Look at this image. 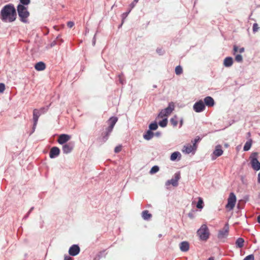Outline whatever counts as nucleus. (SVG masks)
Segmentation results:
<instances>
[{"instance_id": "nucleus-22", "label": "nucleus", "mask_w": 260, "mask_h": 260, "mask_svg": "<svg viewBox=\"0 0 260 260\" xmlns=\"http://www.w3.org/2000/svg\"><path fill=\"white\" fill-rule=\"evenodd\" d=\"M181 156V155L180 153L179 152L176 151V152H173L171 154L170 159L171 160L174 161L178 157V159L179 160V159H180Z\"/></svg>"}, {"instance_id": "nucleus-15", "label": "nucleus", "mask_w": 260, "mask_h": 260, "mask_svg": "<svg viewBox=\"0 0 260 260\" xmlns=\"http://www.w3.org/2000/svg\"><path fill=\"white\" fill-rule=\"evenodd\" d=\"M60 150L57 147H52L49 153V156L50 158H54L55 157L58 156L59 154Z\"/></svg>"}, {"instance_id": "nucleus-11", "label": "nucleus", "mask_w": 260, "mask_h": 260, "mask_svg": "<svg viewBox=\"0 0 260 260\" xmlns=\"http://www.w3.org/2000/svg\"><path fill=\"white\" fill-rule=\"evenodd\" d=\"M71 136L67 134H61L58 136L57 142L60 144H64L70 140Z\"/></svg>"}, {"instance_id": "nucleus-49", "label": "nucleus", "mask_w": 260, "mask_h": 260, "mask_svg": "<svg viewBox=\"0 0 260 260\" xmlns=\"http://www.w3.org/2000/svg\"><path fill=\"white\" fill-rule=\"evenodd\" d=\"M257 222L260 223V215L257 217Z\"/></svg>"}, {"instance_id": "nucleus-1", "label": "nucleus", "mask_w": 260, "mask_h": 260, "mask_svg": "<svg viewBox=\"0 0 260 260\" xmlns=\"http://www.w3.org/2000/svg\"><path fill=\"white\" fill-rule=\"evenodd\" d=\"M1 19L5 22H12L17 18V13L14 5L9 4L5 5L1 11Z\"/></svg>"}, {"instance_id": "nucleus-4", "label": "nucleus", "mask_w": 260, "mask_h": 260, "mask_svg": "<svg viewBox=\"0 0 260 260\" xmlns=\"http://www.w3.org/2000/svg\"><path fill=\"white\" fill-rule=\"evenodd\" d=\"M236 203V197L233 192H231L228 199V203L225 206V208L228 211L233 210L235 206Z\"/></svg>"}, {"instance_id": "nucleus-38", "label": "nucleus", "mask_w": 260, "mask_h": 260, "mask_svg": "<svg viewBox=\"0 0 260 260\" xmlns=\"http://www.w3.org/2000/svg\"><path fill=\"white\" fill-rule=\"evenodd\" d=\"M5 90V85L4 83H0V93H3Z\"/></svg>"}, {"instance_id": "nucleus-10", "label": "nucleus", "mask_w": 260, "mask_h": 260, "mask_svg": "<svg viewBox=\"0 0 260 260\" xmlns=\"http://www.w3.org/2000/svg\"><path fill=\"white\" fill-rule=\"evenodd\" d=\"M74 146V144L72 142L63 144L62 148L63 152L66 154L70 153L73 150Z\"/></svg>"}, {"instance_id": "nucleus-18", "label": "nucleus", "mask_w": 260, "mask_h": 260, "mask_svg": "<svg viewBox=\"0 0 260 260\" xmlns=\"http://www.w3.org/2000/svg\"><path fill=\"white\" fill-rule=\"evenodd\" d=\"M205 105L208 107H213L214 105V101L211 96H207L204 99Z\"/></svg>"}, {"instance_id": "nucleus-9", "label": "nucleus", "mask_w": 260, "mask_h": 260, "mask_svg": "<svg viewBox=\"0 0 260 260\" xmlns=\"http://www.w3.org/2000/svg\"><path fill=\"white\" fill-rule=\"evenodd\" d=\"M193 108L196 112L199 113L204 110L205 105L203 101L200 100L194 104Z\"/></svg>"}, {"instance_id": "nucleus-46", "label": "nucleus", "mask_w": 260, "mask_h": 260, "mask_svg": "<svg viewBox=\"0 0 260 260\" xmlns=\"http://www.w3.org/2000/svg\"><path fill=\"white\" fill-rule=\"evenodd\" d=\"M135 3H135V2H134V1L133 3H131V7L132 9V8H133L135 7Z\"/></svg>"}, {"instance_id": "nucleus-53", "label": "nucleus", "mask_w": 260, "mask_h": 260, "mask_svg": "<svg viewBox=\"0 0 260 260\" xmlns=\"http://www.w3.org/2000/svg\"><path fill=\"white\" fill-rule=\"evenodd\" d=\"M248 136H250V133H248Z\"/></svg>"}, {"instance_id": "nucleus-39", "label": "nucleus", "mask_w": 260, "mask_h": 260, "mask_svg": "<svg viewBox=\"0 0 260 260\" xmlns=\"http://www.w3.org/2000/svg\"><path fill=\"white\" fill-rule=\"evenodd\" d=\"M200 140V138L199 137H198L197 138H196L193 141H192V142L193 143V146L196 148H197V143Z\"/></svg>"}, {"instance_id": "nucleus-6", "label": "nucleus", "mask_w": 260, "mask_h": 260, "mask_svg": "<svg viewBox=\"0 0 260 260\" xmlns=\"http://www.w3.org/2000/svg\"><path fill=\"white\" fill-rule=\"evenodd\" d=\"M174 109V104L173 103H169V106L161 110L158 117L160 118L167 117L173 111Z\"/></svg>"}, {"instance_id": "nucleus-50", "label": "nucleus", "mask_w": 260, "mask_h": 260, "mask_svg": "<svg viewBox=\"0 0 260 260\" xmlns=\"http://www.w3.org/2000/svg\"><path fill=\"white\" fill-rule=\"evenodd\" d=\"M208 260H214V258L213 257H210L208 258Z\"/></svg>"}, {"instance_id": "nucleus-40", "label": "nucleus", "mask_w": 260, "mask_h": 260, "mask_svg": "<svg viewBox=\"0 0 260 260\" xmlns=\"http://www.w3.org/2000/svg\"><path fill=\"white\" fill-rule=\"evenodd\" d=\"M48 109L45 107L41 108L40 110H39L40 113L41 114H44L46 113Z\"/></svg>"}, {"instance_id": "nucleus-21", "label": "nucleus", "mask_w": 260, "mask_h": 260, "mask_svg": "<svg viewBox=\"0 0 260 260\" xmlns=\"http://www.w3.org/2000/svg\"><path fill=\"white\" fill-rule=\"evenodd\" d=\"M113 127H114L109 125V126L108 127V128L106 129L105 135L104 136H103V140H104V142L108 140V137H109L110 134L112 131Z\"/></svg>"}, {"instance_id": "nucleus-25", "label": "nucleus", "mask_w": 260, "mask_h": 260, "mask_svg": "<svg viewBox=\"0 0 260 260\" xmlns=\"http://www.w3.org/2000/svg\"><path fill=\"white\" fill-rule=\"evenodd\" d=\"M252 143V140L251 139H249L245 144L244 146L243 147V150L244 151H248V150H249L250 149L251 147Z\"/></svg>"}, {"instance_id": "nucleus-28", "label": "nucleus", "mask_w": 260, "mask_h": 260, "mask_svg": "<svg viewBox=\"0 0 260 260\" xmlns=\"http://www.w3.org/2000/svg\"><path fill=\"white\" fill-rule=\"evenodd\" d=\"M170 122L173 126H176L178 124V118L176 116H174L170 120Z\"/></svg>"}, {"instance_id": "nucleus-54", "label": "nucleus", "mask_w": 260, "mask_h": 260, "mask_svg": "<svg viewBox=\"0 0 260 260\" xmlns=\"http://www.w3.org/2000/svg\"><path fill=\"white\" fill-rule=\"evenodd\" d=\"M160 51H161V49H159L158 52H160Z\"/></svg>"}, {"instance_id": "nucleus-47", "label": "nucleus", "mask_w": 260, "mask_h": 260, "mask_svg": "<svg viewBox=\"0 0 260 260\" xmlns=\"http://www.w3.org/2000/svg\"><path fill=\"white\" fill-rule=\"evenodd\" d=\"M239 52L240 53H242L244 51V48H240L239 50Z\"/></svg>"}, {"instance_id": "nucleus-43", "label": "nucleus", "mask_w": 260, "mask_h": 260, "mask_svg": "<svg viewBox=\"0 0 260 260\" xmlns=\"http://www.w3.org/2000/svg\"><path fill=\"white\" fill-rule=\"evenodd\" d=\"M130 11H131V10L127 12L123 13V14L122 15V18H123L122 22L123 21V19H125L127 16V15L129 13Z\"/></svg>"}, {"instance_id": "nucleus-13", "label": "nucleus", "mask_w": 260, "mask_h": 260, "mask_svg": "<svg viewBox=\"0 0 260 260\" xmlns=\"http://www.w3.org/2000/svg\"><path fill=\"white\" fill-rule=\"evenodd\" d=\"M196 149L197 148H196L193 145L188 144L184 146L182 151L183 153L186 154H189L191 152H193L194 153Z\"/></svg>"}, {"instance_id": "nucleus-45", "label": "nucleus", "mask_w": 260, "mask_h": 260, "mask_svg": "<svg viewBox=\"0 0 260 260\" xmlns=\"http://www.w3.org/2000/svg\"><path fill=\"white\" fill-rule=\"evenodd\" d=\"M234 54H235L238 51V47L237 46H234Z\"/></svg>"}, {"instance_id": "nucleus-16", "label": "nucleus", "mask_w": 260, "mask_h": 260, "mask_svg": "<svg viewBox=\"0 0 260 260\" xmlns=\"http://www.w3.org/2000/svg\"><path fill=\"white\" fill-rule=\"evenodd\" d=\"M41 115L39 110L35 109L33 111V120L34 122V126L37 124L39 116Z\"/></svg>"}, {"instance_id": "nucleus-8", "label": "nucleus", "mask_w": 260, "mask_h": 260, "mask_svg": "<svg viewBox=\"0 0 260 260\" xmlns=\"http://www.w3.org/2000/svg\"><path fill=\"white\" fill-rule=\"evenodd\" d=\"M229 226L228 223H226L223 229L220 230L218 234V238L221 239L226 237L229 234Z\"/></svg>"}, {"instance_id": "nucleus-26", "label": "nucleus", "mask_w": 260, "mask_h": 260, "mask_svg": "<svg viewBox=\"0 0 260 260\" xmlns=\"http://www.w3.org/2000/svg\"><path fill=\"white\" fill-rule=\"evenodd\" d=\"M244 240L243 238H239L236 242L237 247L242 248L244 246Z\"/></svg>"}, {"instance_id": "nucleus-32", "label": "nucleus", "mask_w": 260, "mask_h": 260, "mask_svg": "<svg viewBox=\"0 0 260 260\" xmlns=\"http://www.w3.org/2000/svg\"><path fill=\"white\" fill-rule=\"evenodd\" d=\"M149 127L150 131L156 130L158 127V125H157V123L154 122V123H151L149 125Z\"/></svg>"}, {"instance_id": "nucleus-33", "label": "nucleus", "mask_w": 260, "mask_h": 260, "mask_svg": "<svg viewBox=\"0 0 260 260\" xmlns=\"http://www.w3.org/2000/svg\"><path fill=\"white\" fill-rule=\"evenodd\" d=\"M159 170V168L158 167L156 166H153L150 171V173L151 174H154V173H155L156 172H157Z\"/></svg>"}, {"instance_id": "nucleus-3", "label": "nucleus", "mask_w": 260, "mask_h": 260, "mask_svg": "<svg viewBox=\"0 0 260 260\" xmlns=\"http://www.w3.org/2000/svg\"><path fill=\"white\" fill-rule=\"evenodd\" d=\"M197 234L200 239L203 241H206L209 237L210 232L206 224H203L198 230Z\"/></svg>"}, {"instance_id": "nucleus-27", "label": "nucleus", "mask_w": 260, "mask_h": 260, "mask_svg": "<svg viewBox=\"0 0 260 260\" xmlns=\"http://www.w3.org/2000/svg\"><path fill=\"white\" fill-rule=\"evenodd\" d=\"M117 120L118 118L116 117H111L108 121L109 124L114 127Z\"/></svg>"}, {"instance_id": "nucleus-20", "label": "nucleus", "mask_w": 260, "mask_h": 260, "mask_svg": "<svg viewBox=\"0 0 260 260\" xmlns=\"http://www.w3.org/2000/svg\"><path fill=\"white\" fill-rule=\"evenodd\" d=\"M233 63V60L232 57H228L224 59L223 64L226 67H230L232 66Z\"/></svg>"}, {"instance_id": "nucleus-14", "label": "nucleus", "mask_w": 260, "mask_h": 260, "mask_svg": "<svg viewBox=\"0 0 260 260\" xmlns=\"http://www.w3.org/2000/svg\"><path fill=\"white\" fill-rule=\"evenodd\" d=\"M223 151L222 150L221 146L220 145H217L213 152V155L214 156H213L212 159H215L217 157L221 156L223 154Z\"/></svg>"}, {"instance_id": "nucleus-7", "label": "nucleus", "mask_w": 260, "mask_h": 260, "mask_svg": "<svg viewBox=\"0 0 260 260\" xmlns=\"http://www.w3.org/2000/svg\"><path fill=\"white\" fill-rule=\"evenodd\" d=\"M180 178V174L179 173H175L174 178L171 180H168L166 182V186H169L171 184L173 186H177L178 185V181Z\"/></svg>"}, {"instance_id": "nucleus-31", "label": "nucleus", "mask_w": 260, "mask_h": 260, "mask_svg": "<svg viewBox=\"0 0 260 260\" xmlns=\"http://www.w3.org/2000/svg\"><path fill=\"white\" fill-rule=\"evenodd\" d=\"M183 72L182 68L180 66H178L175 68V73L177 75H180Z\"/></svg>"}, {"instance_id": "nucleus-23", "label": "nucleus", "mask_w": 260, "mask_h": 260, "mask_svg": "<svg viewBox=\"0 0 260 260\" xmlns=\"http://www.w3.org/2000/svg\"><path fill=\"white\" fill-rule=\"evenodd\" d=\"M154 136L153 133L151 132L150 130H148L147 132L144 135L143 137L146 140H149L151 138H153Z\"/></svg>"}, {"instance_id": "nucleus-48", "label": "nucleus", "mask_w": 260, "mask_h": 260, "mask_svg": "<svg viewBox=\"0 0 260 260\" xmlns=\"http://www.w3.org/2000/svg\"><path fill=\"white\" fill-rule=\"evenodd\" d=\"M258 182L260 183V172L258 174Z\"/></svg>"}, {"instance_id": "nucleus-42", "label": "nucleus", "mask_w": 260, "mask_h": 260, "mask_svg": "<svg viewBox=\"0 0 260 260\" xmlns=\"http://www.w3.org/2000/svg\"><path fill=\"white\" fill-rule=\"evenodd\" d=\"M74 25V23L72 21H69L67 23V26L69 28H72Z\"/></svg>"}, {"instance_id": "nucleus-24", "label": "nucleus", "mask_w": 260, "mask_h": 260, "mask_svg": "<svg viewBox=\"0 0 260 260\" xmlns=\"http://www.w3.org/2000/svg\"><path fill=\"white\" fill-rule=\"evenodd\" d=\"M142 216L143 219L148 220L151 217L152 215L149 213L148 210H144L142 213Z\"/></svg>"}, {"instance_id": "nucleus-37", "label": "nucleus", "mask_w": 260, "mask_h": 260, "mask_svg": "<svg viewBox=\"0 0 260 260\" xmlns=\"http://www.w3.org/2000/svg\"><path fill=\"white\" fill-rule=\"evenodd\" d=\"M122 150V146L121 145H119L116 146L114 149V152L115 153H118L120 152Z\"/></svg>"}, {"instance_id": "nucleus-19", "label": "nucleus", "mask_w": 260, "mask_h": 260, "mask_svg": "<svg viewBox=\"0 0 260 260\" xmlns=\"http://www.w3.org/2000/svg\"><path fill=\"white\" fill-rule=\"evenodd\" d=\"M35 68L37 71H43L46 69V65L43 62L40 61L35 64Z\"/></svg>"}, {"instance_id": "nucleus-56", "label": "nucleus", "mask_w": 260, "mask_h": 260, "mask_svg": "<svg viewBox=\"0 0 260 260\" xmlns=\"http://www.w3.org/2000/svg\"><path fill=\"white\" fill-rule=\"evenodd\" d=\"M258 196H259V198H260V193H259Z\"/></svg>"}, {"instance_id": "nucleus-36", "label": "nucleus", "mask_w": 260, "mask_h": 260, "mask_svg": "<svg viewBox=\"0 0 260 260\" xmlns=\"http://www.w3.org/2000/svg\"><path fill=\"white\" fill-rule=\"evenodd\" d=\"M235 60L237 62H241L243 60V57L241 55L237 54L235 57Z\"/></svg>"}, {"instance_id": "nucleus-35", "label": "nucleus", "mask_w": 260, "mask_h": 260, "mask_svg": "<svg viewBox=\"0 0 260 260\" xmlns=\"http://www.w3.org/2000/svg\"><path fill=\"white\" fill-rule=\"evenodd\" d=\"M20 2L21 3L20 5H28L30 3V0H20Z\"/></svg>"}, {"instance_id": "nucleus-5", "label": "nucleus", "mask_w": 260, "mask_h": 260, "mask_svg": "<svg viewBox=\"0 0 260 260\" xmlns=\"http://www.w3.org/2000/svg\"><path fill=\"white\" fill-rule=\"evenodd\" d=\"M257 152H253L250 156L252 168L256 171L260 170V162L257 160Z\"/></svg>"}, {"instance_id": "nucleus-44", "label": "nucleus", "mask_w": 260, "mask_h": 260, "mask_svg": "<svg viewBox=\"0 0 260 260\" xmlns=\"http://www.w3.org/2000/svg\"><path fill=\"white\" fill-rule=\"evenodd\" d=\"M64 260H73V258L69 255H66Z\"/></svg>"}, {"instance_id": "nucleus-51", "label": "nucleus", "mask_w": 260, "mask_h": 260, "mask_svg": "<svg viewBox=\"0 0 260 260\" xmlns=\"http://www.w3.org/2000/svg\"><path fill=\"white\" fill-rule=\"evenodd\" d=\"M182 123H183L182 120H181V121H180V126H182Z\"/></svg>"}, {"instance_id": "nucleus-34", "label": "nucleus", "mask_w": 260, "mask_h": 260, "mask_svg": "<svg viewBox=\"0 0 260 260\" xmlns=\"http://www.w3.org/2000/svg\"><path fill=\"white\" fill-rule=\"evenodd\" d=\"M259 29L258 25L257 23H255L253 25L252 30L253 32H256Z\"/></svg>"}, {"instance_id": "nucleus-17", "label": "nucleus", "mask_w": 260, "mask_h": 260, "mask_svg": "<svg viewBox=\"0 0 260 260\" xmlns=\"http://www.w3.org/2000/svg\"><path fill=\"white\" fill-rule=\"evenodd\" d=\"M179 247L182 251L186 252L189 250V245L188 242L183 241L180 243Z\"/></svg>"}, {"instance_id": "nucleus-12", "label": "nucleus", "mask_w": 260, "mask_h": 260, "mask_svg": "<svg viewBox=\"0 0 260 260\" xmlns=\"http://www.w3.org/2000/svg\"><path fill=\"white\" fill-rule=\"evenodd\" d=\"M80 251V249L78 245H73L69 248V253L70 255L76 256L79 253Z\"/></svg>"}, {"instance_id": "nucleus-2", "label": "nucleus", "mask_w": 260, "mask_h": 260, "mask_svg": "<svg viewBox=\"0 0 260 260\" xmlns=\"http://www.w3.org/2000/svg\"><path fill=\"white\" fill-rule=\"evenodd\" d=\"M17 12L21 21L24 23L27 22V18L29 16V12L24 6L19 4L17 6Z\"/></svg>"}, {"instance_id": "nucleus-41", "label": "nucleus", "mask_w": 260, "mask_h": 260, "mask_svg": "<svg viewBox=\"0 0 260 260\" xmlns=\"http://www.w3.org/2000/svg\"><path fill=\"white\" fill-rule=\"evenodd\" d=\"M244 260H254V256L252 254L247 256Z\"/></svg>"}, {"instance_id": "nucleus-55", "label": "nucleus", "mask_w": 260, "mask_h": 260, "mask_svg": "<svg viewBox=\"0 0 260 260\" xmlns=\"http://www.w3.org/2000/svg\"><path fill=\"white\" fill-rule=\"evenodd\" d=\"M160 51H161V49H159L158 52H160Z\"/></svg>"}, {"instance_id": "nucleus-30", "label": "nucleus", "mask_w": 260, "mask_h": 260, "mask_svg": "<svg viewBox=\"0 0 260 260\" xmlns=\"http://www.w3.org/2000/svg\"><path fill=\"white\" fill-rule=\"evenodd\" d=\"M198 199H199V200H198V202L197 205V207L198 209H202L203 208V204H204L203 201L201 197H199L198 198Z\"/></svg>"}, {"instance_id": "nucleus-29", "label": "nucleus", "mask_w": 260, "mask_h": 260, "mask_svg": "<svg viewBox=\"0 0 260 260\" xmlns=\"http://www.w3.org/2000/svg\"><path fill=\"white\" fill-rule=\"evenodd\" d=\"M168 123V119L167 118L165 117L161 121H159L158 124L159 125L162 127H164L167 126Z\"/></svg>"}, {"instance_id": "nucleus-52", "label": "nucleus", "mask_w": 260, "mask_h": 260, "mask_svg": "<svg viewBox=\"0 0 260 260\" xmlns=\"http://www.w3.org/2000/svg\"><path fill=\"white\" fill-rule=\"evenodd\" d=\"M139 0H134V2H135L136 3H137L138 2Z\"/></svg>"}]
</instances>
